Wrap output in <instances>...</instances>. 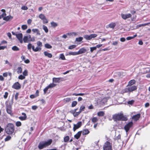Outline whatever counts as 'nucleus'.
I'll list each match as a JSON object with an SVG mask.
<instances>
[{"mask_svg": "<svg viewBox=\"0 0 150 150\" xmlns=\"http://www.w3.org/2000/svg\"><path fill=\"white\" fill-rule=\"evenodd\" d=\"M39 17L42 20L46 18L45 15L42 14H41L39 15Z\"/></svg>", "mask_w": 150, "mask_h": 150, "instance_id": "nucleus-32", "label": "nucleus"}, {"mask_svg": "<svg viewBox=\"0 0 150 150\" xmlns=\"http://www.w3.org/2000/svg\"><path fill=\"white\" fill-rule=\"evenodd\" d=\"M12 88L16 90L19 89V82H17L12 86Z\"/></svg>", "mask_w": 150, "mask_h": 150, "instance_id": "nucleus-14", "label": "nucleus"}, {"mask_svg": "<svg viewBox=\"0 0 150 150\" xmlns=\"http://www.w3.org/2000/svg\"><path fill=\"white\" fill-rule=\"evenodd\" d=\"M84 38L86 40H90L91 39L90 35H85L84 36Z\"/></svg>", "mask_w": 150, "mask_h": 150, "instance_id": "nucleus-25", "label": "nucleus"}, {"mask_svg": "<svg viewBox=\"0 0 150 150\" xmlns=\"http://www.w3.org/2000/svg\"><path fill=\"white\" fill-rule=\"evenodd\" d=\"M121 138V135L120 134H119L117 136H115L114 138L115 140H118L120 139Z\"/></svg>", "mask_w": 150, "mask_h": 150, "instance_id": "nucleus-43", "label": "nucleus"}, {"mask_svg": "<svg viewBox=\"0 0 150 150\" xmlns=\"http://www.w3.org/2000/svg\"><path fill=\"white\" fill-rule=\"evenodd\" d=\"M71 100V98H67L65 99V101L67 102H69Z\"/></svg>", "mask_w": 150, "mask_h": 150, "instance_id": "nucleus-64", "label": "nucleus"}, {"mask_svg": "<svg viewBox=\"0 0 150 150\" xmlns=\"http://www.w3.org/2000/svg\"><path fill=\"white\" fill-rule=\"evenodd\" d=\"M69 136H66L64 138V141L65 142H67L69 141Z\"/></svg>", "mask_w": 150, "mask_h": 150, "instance_id": "nucleus-38", "label": "nucleus"}, {"mask_svg": "<svg viewBox=\"0 0 150 150\" xmlns=\"http://www.w3.org/2000/svg\"><path fill=\"white\" fill-rule=\"evenodd\" d=\"M23 74L25 76L28 75V71L27 69H25L23 72Z\"/></svg>", "mask_w": 150, "mask_h": 150, "instance_id": "nucleus-39", "label": "nucleus"}, {"mask_svg": "<svg viewBox=\"0 0 150 150\" xmlns=\"http://www.w3.org/2000/svg\"><path fill=\"white\" fill-rule=\"evenodd\" d=\"M61 79L60 78H53L52 79L53 82L56 83H59Z\"/></svg>", "mask_w": 150, "mask_h": 150, "instance_id": "nucleus-17", "label": "nucleus"}, {"mask_svg": "<svg viewBox=\"0 0 150 150\" xmlns=\"http://www.w3.org/2000/svg\"><path fill=\"white\" fill-rule=\"evenodd\" d=\"M94 123L96 122L98 120V119L96 117H93L91 120Z\"/></svg>", "mask_w": 150, "mask_h": 150, "instance_id": "nucleus-40", "label": "nucleus"}, {"mask_svg": "<svg viewBox=\"0 0 150 150\" xmlns=\"http://www.w3.org/2000/svg\"><path fill=\"white\" fill-rule=\"evenodd\" d=\"M37 44L39 46L41 47L42 46V43L40 41H38L37 42Z\"/></svg>", "mask_w": 150, "mask_h": 150, "instance_id": "nucleus-59", "label": "nucleus"}, {"mask_svg": "<svg viewBox=\"0 0 150 150\" xmlns=\"http://www.w3.org/2000/svg\"><path fill=\"white\" fill-rule=\"evenodd\" d=\"M12 49L14 51H17L19 50V48L17 46H15L12 47Z\"/></svg>", "mask_w": 150, "mask_h": 150, "instance_id": "nucleus-36", "label": "nucleus"}, {"mask_svg": "<svg viewBox=\"0 0 150 150\" xmlns=\"http://www.w3.org/2000/svg\"><path fill=\"white\" fill-rule=\"evenodd\" d=\"M87 50L84 48H82L79 50L77 52L78 55L81 54L85 53Z\"/></svg>", "mask_w": 150, "mask_h": 150, "instance_id": "nucleus-10", "label": "nucleus"}, {"mask_svg": "<svg viewBox=\"0 0 150 150\" xmlns=\"http://www.w3.org/2000/svg\"><path fill=\"white\" fill-rule=\"evenodd\" d=\"M5 131L8 134H12L14 131V127L13 124L12 123L8 124L5 128Z\"/></svg>", "mask_w": 150, "mask_h": 150, "instance_id": "nucleus-3", "label": "nucleus"}, {"mask_svg": "<svg viewBox=\"0 0 150 150\" xmlns=\"http://www.w3.org/2000/svg\"><path fill=\"white\" fill-rule=\"evenodd\" d=\"M133 125L132 122H130L127 124L124 127V129L125 130L127 134L130 128L132 127Z\"/></svg>", "mask_w": 150, "mask_h": 150, "instance_id": "nucleus-7", "label": "nucleus"}, {"mask_svg": "<svg viewBox=\"0 0 150 150\" xmlns=\"http://www.w3.org/2000/svg\"><path fill=\"white\" fill-rule=\"evenodd\" d=\"M44 54L45 56L49 58H51L52 57V55L51 53H49L46 51H45L44 52Z\"/></svg>", "mask_w": 150, "mask_h": 150, "instance_id": "nucleus-20", "label": "nucleus"}, {"mask_svg": "<svg viewBox=\"0 0 150 150\" xmlns=\"http://www.w3.org/2000/svg\"><path fill=\"white\" fill-rule=\"evenodd\" d=\"M89 133V131L88 129H85L83 130V135H86L88 134Z\"/></svg>", "mask_w": 150, "mask_h": 150, "instance_id": "nucleus-26", "label": "nucleus"}, {"mask_svg": "<svg viewBox=\"0 0 150 150\" xmlns=\"http://www.w3.org/2000/svg\"><path fill=\"white\" fill-rule=\"evenodd\" d=\"M68 55H78L77 52H69V54H67Z\"/></svg>", "mask_w": 150, "mask_h": 150, "instance_id": "nucleus-24", "label": "nucleus"}, {"mask_svg": "<svg viewBox=\"0 0 150 150\" xmlns=\"http://www.w3.org/2000/svg\"><path fill=\"white\" fill-rule=\"evenodd\" d=\"M11 107L10 105H8L6 107V111L8 114H9L11 115H12L13 114L12 111L11 109Z\"/></svg>", "mask_w": 150, "mask_h": 150, "instance_id": "nucleus-11", "label": "nucleus"}, {"mask_svg": "<svg viewBox=\"0 0 150 150\" xmlns=\"http://www.w3.org/2000/svg\"><path fill=\"white\" fill-rule=\"evenodd\" d=\"M127 88H126L123 90V93H128L132 92L137 90V88L136 86H127Z\"/></svg>", "mask_w": 150, "mask_h": 150, "instance_id": "nucleus-4", "label": "nucleus"}, {"mask_svg": "<svg viewBox=\"0 0 150 150\" xmlns=\"http://www.w3.org/2000/svg\"><path fill=\"white\" fill-rule=\"evenodd\" d=\"M96 49L95 47H90V51L91 52H92L94 50H96Z\"/></svg>", "mask_w": 150, "mask_h": 150, "instance_id": "nucleus-49", "label": "nucleus"}, {"mask_svg": "<svg viewBox=\"0 0 150 150\" xmlns=\"http://www.w3.org/2000/svg\"><path fill=\"white\" fill-rule=\"evenodd\" d=\"M41 50V48L39 47H37L35 48V50H34V52H37L38 51H40Z\"/></svg>", "mask_w": 150, "mask_h": 150, "instance_id": "nucleus-51", "label": "nucleus"}, {"mask_svg": "<svg viewBox=\"0 0 150 150\" xmlns=\"http://www.w3.org/2000/svg\"><path fill=\"white\" fill-rule=\"evenodd\" d=\"M52 140L51 139H49L47 141H43L40 142L38 144V147L40 149H42L45 148L50 145L52 142Z\"/></svg>", "mask_w": 150, "mask_h": 150, "instance_id": "nucleus-1", "label": "nucleus"}, {"mask_svg": "<svg viewBox=\"0 0 150 150\" xmlns=\"http://www.w3.org/2000/svg\"><path fill=\"white\" fill-rule=\"evenodd\" d=\"M22 29L23 30H25L27 28V26L26 25H23L21 26Z\"/></svg>", "mask_w": 150, "mask_h": 150, "instance_id": "nucleus-48", "label": "nucleus"}, {"mask_svg": "<svg viewBox=\"0 0 150 150\" xmlns=\"http://www.w3.org/2000/svg\"><path fill=\"white\" fill-rule=\"evenodd\" d=\"M45 47L47 49H50L52 48V46L48 43H46L45 45Z\"/></svg>", "mask_w": 150, "mask_h": 150, "instance_id": "nucleus-34", "label": "nucleus"}, {"mask_svg": "<svg viewBox=\"0 0 150 150\" xmlns=\"http://www.w3.org/2000/svg\"><path fill=\"white\" fill-rule=\"evenodd\" d=\"M48 89H49V88L47 86L44 89L43 91L44 94H45L46 93Z\"/></svg>", "mask_w": 150, "mask_h": 150, "instance_id": "nucleus-54", "label": "nucleus"}, {"mask_svg": "<svg viewBox=\"0 0 150 150\" xmlns=\"http://www.w3.org/2000/svg\"><path fill=\"white\" fill-rule=\"evenodd\" d=\"M8 92H5V94L4 96V98L5 99H6L8 97Z\"/></svg>", "mask_w": 150, "mask_h": 150, "instance_id": "nucleus-58", "label": "nucleus"}, {"mask_svg": "<svg viewBox=\"0 0 150 150\" xmlns=\"http://www.w3.org/2000/svg\"><path fill=\"white\" fill-rule=\"evenodd\" d=\"M82 125V122L81 121L79 122L76 124H74L73 127V131L75 132L76 130L80 128Z\"/></svg>", "mask_w": 150, "mask_h": 150, "instance_id": "nucleus-8", "label": "nucleus"}, {"mask_svg": "<svg viewBox=\"0 0 150 150\" xmlns=\"http://www.w3.org/2000/svg\"><path fill=\"white\" fill-rule=\"evenodd\" d=\"M43 29L45 31V33H47L48 32V29L47 28V26H45V25H43L42 26Z\"/></svg>", "mask_w": 150, "mask_h": 150, "instance_id": "nucleus-28", "label": "nucleus"}, {"mask_svg": "<svg viewBox=\"0 0 150 150\" xmlns=\"http://www.w3.org/2000/svg\"><path fill=\"white\" fill-rule=\"evenodd\" d=\"M13 17L11 16H7L6 17H4L3 18V20L6 21L12 19Z\"/></svg>", "mask_w": 150, "mask_h": 150, "instance_id": "nucleus-19", "label": "nucleus"}, {"mask_svg": "<svg viewBox=\"0 0 150 150\" xmlns=\"http://www.w3.org/2000/svg\"><path fill=\"white\" fill-rule=\"evenodd\" d=\"M38 108V107L36 105H33L32 107V109L34 110H36Z\"/></svg>", "mask_w": 150, "mask_h": 150, "instance_id": "nucleus-60", "label": "nucleus"}, {"mask_svg": "<svg viewBox=\"0 0 150 150\" xmlns=\"http://www.w3.org/2000/svg\"><path fill=\"white\" fill-rule=\"evenodd\" d=\"M77 103V102L76 101H74L72 102V104H71V107H75Z\"/></svg>", "mask_w": 150, "mask_h": 150, "instance_id": "nucleus-35", "label": "nucleus"}, {"mask_svg": "<svg viewBox=\"0 0 150 150\" xmlns=\"http://www.w3.org/2000/svg\"><path fill=\"white\" fill-rule=\"evenodd\" d=\"M56 85V84H54L53 83H52L50 84L49 85L47 86L49 89L50 88H51L54 87Z\"/></svg>", "mask_w": 150, "mask_h": 150, "instance_id": "nucleus-27", "label": "nucleus"}, {"mask_svg": "<svg viewBox=\"0 0 150 150\" xmlns=\"http://www.w3.org/2000/svg\"><path fill=\"white\" fill-rule=\"evenodd\" d=\"M134 100H131L130 101H129L127 102V103L128 104H129L130 105H132L134 103Z\"/></svg>", "mask_w": 150, "mask_h": 150, "instance_id": "nucleus-44", "label": "nucleus"}, {"mask_svg": "<svg viewBox=\"0 0 150 150\" xmlns=\"http://www.w3.org/2000/svg\"><path fill=\"white\" fill-rule=\"evenodd\" d=\"M12 33L13 35H16L17 38L19 40V33L14 32H12Z\"/></svg>", "mask_w": 150, "mask_h": 150, "instance_id": "nucleus-37", "label": "nucleus"}, {"mask_svg": "<svg viewBox=\"0 0 150 150\" xmlns=\"http://www.w3.org/2000/svg\"><path fill=\"white\" fill-rule=\"evenodd\" d=\"M69 112L72 114L75 117H76L79 115L81 112L79 111V112H73V111H70Z\"/></svg>", "mask_w": 150, "mask_h": 150, "instance_id": "nucleus-15", "label": "nucleus"}, {"mask_svg": "<svg viewBox=\"0 0 150 150\" xmlns=\"http://www.w3.org/2000/svg\"><path fill=\"white\" fill-rule=\"evenodd\" d=\"M116 25V24L115 23H112L108 25V26L110 28H114Z\"/></svg>", "mask_w": 150, "mask_h": 150, "instance_id": "nucleus-22", "label": "nucleus"}, {"mask_svg": "<svg viewBox=\"0 0 150 150\" xmlns=\"http://www.w3.org/2000/svg\"><path fill=\"white\" fill-rule=\"evenodd\" d=\"M11 138V137L10 136H8L5 138V141H8L10 140Z\"/></svg>", "mask_w": 150, "mask_h": 150, "instance_id": "nucleus-50", "label": "nucleus"}, {"mask_svg": "<svg viewBox=\"0 0 150 150\" xmlns=\"http://www.w3.org/2000/svg\"><path fill=\"white\" fill-rule=\"evenodd\" d=\"M19 93H16L15 96V99L16 100H17L18 99Z\"/></svg>", "mask_w": 150, "mask_h": 150, "instance_id": "nucleus-57", "label": "nucleus"}, {"mask_svg": "<svg viewBox=\"0 0 150 150\" xmlns=\"http://www.w3.org/2000/svg\"><path fill=\"white\" fill-rule=\"evenodd\" d=\"M103 150H112V144H110L108 141L106 142L103 146Z\"/></svg>", "mask_w": 150, "mask_h": 150, "instance_id": "nucleus-5", "label": "nucleus"}, {"mask_svg": "<svg viewBox=\"0 0 150 150\" xmlns=\"http://www.w3.org/2000/svg\"><path fill=\"white\" fill-rule=\"evenodd\" d=\"M6 48V46H0V50H4L5 48Z\"/></svg>", "mask_w": 150, "mask_h": 150, "instance_id": "nucleus-62", "label": "nucleus"}, {"mask_svg": "<svg viewBox=\"0 0 150 150\" xmlns=\"http://www.w3.org/2000/svg\"><path fill=\"white\" fill-rule=\"evenodd\" d=\"M91 39L96 37L97 36V35L96 34H91L90 35Z\"/></svg>", "mask_w": 150, "mask_h": 150, "instance_id": "nucleus-52", "label": "nucleus"}, {"mask_svg": "<svg viewBox=\"0 0 150 150\" xmlns=\"http://www.w3.org/2000/svg\"><path fill=\"white\" fill-rule=\"evenodd\" d=\"M140 114H138L136 115H133L132 117V119L135 121L138 120L140 117Z\"/></svg>", "mask_w": 150, "mask_h": 150, "instance_id": "nucleus-13", "label": "nucleus"}, {"mask_svg": "<svg viewBox=\"0 0 150 150\" xmlns=\"http://www.w3.org/2000/svg\"><path fill=\"white\" fill-rule=\"evenodd\" d=\"M81 133V131L78 132V133L74 136V137L76 139H78L80 137Z\"/></svg>", "mask_w": 150, "mask_h": 150, "instance_id": "nucleus-16", "label": "nucleus"}, {"mask_svg": "<svg viewBox=\"0 0 150 150\" xmlns=\"http://www.w3.org/2000/svg\"><path fill=\"white\" fill-rule=\"evenodd\" d=\"M51 26L55 28L57 26V24L54 22H52L51 23Z\"/></svg>", "mask_w": 150, "mask_h": 150, "instance_id": "nucleus-30", "label": "nucleus"}, {"mask_svg": "<svg viewBox=\"0 0 150 150\" xmlns=\"http://www.w3.org/2000/svg\"><path fill=\"white\" fill-rule=\"evenodd\" d=\"M110 98V97L104 98L102 99L101 100H97V103L98 104H100V105H103L106 103L108 100Z\"/></svg>", "mask_w": 150, "mask_h": 150, "instance_id": "nucleus-6", "label": "nucleus"}, {"mask_svg": "<svg viewBox=\"0 0 150 150\" xmlns=\"http://www.w3.org/2000/svg\"><path fill=\"white\" fill-rule=\"evenodd\" d=\"M121 16L122 18L123 19L126 20L128 18L131 17L132 15L130 13H128L126 14L122 13L121 14Z\"/></svg>", "mask_w": 150, "mask_h": 150, "instance_id": "nucleus-9", "label": "nucleus"}, {"mask_svg": "<svg viewBox=\"0 0 150 150\" xmlns=\"http://www.w3.org/2000/svg\"><path fill=\"white\" fill-rule=\"evenodd\" d=\"M118 43V41H115L112 42V45H117Z\"/></svg>", "mask_w": 150, "mask_h": 150, "instance_id": "nucleus-63", "label": "nucleus"}, {"mask_svg": "<svg viewBox=\"0 0 150 150\" xmlns=\"http://www.w3.org/2000/svg\"><path fill=\"white\" fill-rule=\"evenodd\" d=\"M21 9L23 10H27L28 9V8L27 6H23L21 8Z\"/></svg>", "mask_w": 150, "mask_h": 150, "instance_id": "nucleus-53", "label": "nucleus"}, {"mask_svg": "<svg viewBox=\"0 0 150 150\" xmlns=\"http://www.w3.org/2000/svg\"><path fill=\"white\" fill-rule=\"evenodd\" d=\"M104 114V112L103 111H100L98 113V115L99 116H103Z\"/></svg>", "mask_w": 150, "mask_h": 150, "instance_id": "nucleus-29", "label": "nucleus"}, {"mask_svg": "<svg viewBox=\"0 0 150 150\" xmlns=\"http://www.w3.org/2000/svg\"><path fill=\"white\" fill-rule=\"evenodd\" d=\"M85 109V107L82 105H81L79 111L81 113L82 111H83Z\"/></svg>", "mask_w": 150, "mask_h": 150, "instance_id": "nucleus-33", "label": "nucleus"}, {"mask_svg": "<svg viewBox=\"0 0 150 150\" xmlns=\"http://www.w3.org/2000/svg\"><path fill=\"white\" fill-rule=\"evenodd\" d=\"M25 76L23 75H19V79L23 80L25 78Z\"/></svg>", "mask_w": 150, "mask_h": 150, "instance_id": "nucleus-46", "label": "nucleus"}, {"mask_svg": "<svg viewBox=\"0 0 150 150\" xmlns=\"http://www.w3.org/2000/svg\"><path fill=\"white\" fill-rule=\"evenodd\" d=\"M59 58L62 60H65V57L63 54H60Z\"/></svg>", "mask_w": 150, "mask_h": 150, "instance_id": "nucleus-31", "label": "nucleus"}, {"mask_svg": "<svg viewBox=\"0 0 150 150\" xmlns=\"http://www.w3.org/2000/svg\"><path fill=\"white\" fill-rule=\"evenodd\" d=\"M112 118L115 121L119 120L125 121L127 120L126 117L124 116L123 114L121 113L113 115Z\"/></svg>", "mask_w": 150, "mask_h": 150, "instance_id": "nucleus-2", "label": "nucleus"}, {"mask_svg": "<svg viewBox=\"0 0 150 150\" xmlns=\"http://www.w3.org/2000/svg\"><path fill=\"white\" fill-rule=\"evenodd\" d=\"M22 115L23 116L19 117V119L21 120H25L27 118V116L26 114L25 113L23 112L22 113Z\"/></svg>", "mask_w": 150, "mask_h": 150, "instance_id": "nucleus-12", "label": "nucleus"}, {"mask_svg": "<svg viewBox=\"0 0 150 150\" xmlns=\"http://www.w3.org/2000/svg\"><path fill=\"white\" fill-rule=\"evenodd\" d=\"M26 36H24L23 38V41L24 43H27L30 42L28 39V37Z\"/></svg>", "mask_w": 150, "mask_h": 150, "instance_id": "nucleus-23", "label": "nucleus"}, {"mask_svg": "<svg viewBox=\"0 0 150 150\" xmlns=\"http://www.w3.org/2000/svg\"><path fill=\"white\" fill-rule=\"evenodd\" d=\"M32 31L34 33H36L38 35H40V31L38 29L33 28L32 29Z\"/></svg>", "mask_w": 150, "mask_h": 150, "instance_id": "nucleus-18", "label": "nucleus"}, {"mask_svg": "<svg viewBox=\"0 0 150 150\" xmlns=\"http://www.w3.org/2000/svg\"><path fill=\"white\" fill-rule=\"evenodd\" d=\"M32 46V45L31 43H30L28 44L27 46L28 49L29 50H31Z\"/></svg>", "mask_w": 150, "mask_h": 150, "instance_id": "nucleus-47", "label": "nucleus"}, {"mask_svg": "<svg viewBox=\"0 0 150 150\" xmlns=\"http://www.w3.org/2000/svg\"><path fill=\"white\" fill-rule=\"evenodd\" d=\"M83 39V38L82 37H79L78 38H76V41L78 42H80L82 41Z\"/></svg>", "mask_w": 150, "mask_h": 150, "instance_id": "nucleus-42", "label": "nucleus"}, {"mask_svg": "<svg viewBox=\"0 0 150 150\" xmlns=\"http://www.w3.org/2000/svg\"><path fill=\"white\" fill-rule=\"evenodd\" d=\"M67 35H69V36L72 35H77V34L75 32H72L70 33H67Z\"/></svg>", "mask_w": 150, "mask_h": 150, "instance_id": "nucleus-45", "label": "nucleus"}, {"mask_svg": "<svg viewBox=\"0 0 150 150\" xmlns=\"http://www.w3.org/2000/svg\"><path fill=\"white\" fill-rule=\"evenodd\" d=\"M6 14L5 13H3L2 14L0 15V19L1 18L5 16H6Z\"/></svg>", "mask_w": 150, "mask_h": 150, "instance_id": "nucleus-55", "label": "nucleus"}, {"mask_svg": "<svg viewBox=\"0 0 150 150\" xmlns=\"http://www.w3.org/2000/svg\"><path fill=\"white\" fill-rule=\"evenodd\" d=\"M42 20L43 21V23L44 24H46L48 23V22L47 20L46 19V18L44 19H43Z\"/></svg>", "mask_w": 150, "mask_h": 150, "instance_id": "nucleus-56", "label": "nucleus"}, {"mask_svg": "<svg viewBox=\"0 0 150 150\" xmlns=\"http://www.w3.org/2000/svg\"><path fill=\"white\" fill-rule=\"evenodd\" d=\"M67 36H69V35H67V33L66 34H64L62 36V38H66Z\"/></svg>", "mask_w": 150, "mask_h": 150, "instance_id": "nucleus-61", "label": "nucleus"}, {"mask_svg": "<svg viewBox=\"0 0 150 150\" xmlns=\"http://www.w3.org/2000/svg\"><path fill=\"white\" fill-rule=\"evenodd\" d=\"M135 81L134 80H132L130 81L129 82L127 86H132L135 83Z\"/></svg>", "mask_w": 150, "mask_h": 150, "instance_id": "nucleus-21", "label": "nucleus"}, {"mask_svg": "<svg viewBox=\"0 0 150 150\" xmlns=\"http://www.w3.org/2000/svg\"><path fill=\"white\" fill-rule=\"evenodd\" d=\"M76 47V45H73L69 46L68 47V49L70 50H72L74 48H75Z\"/></svg>", "mask_w": 150, "mask_h": 150, "instance_id": "nucleus-41", "label": "nucleus"}]
</instances>
